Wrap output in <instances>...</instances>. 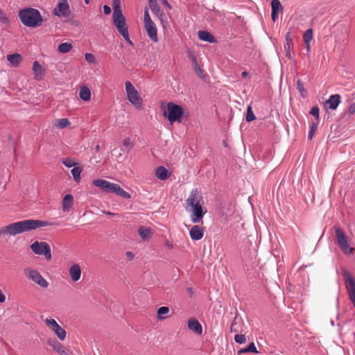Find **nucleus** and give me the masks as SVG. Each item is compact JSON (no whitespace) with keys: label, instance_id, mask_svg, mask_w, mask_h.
Returning <instances> with one entry per match:
<instances>
[{"label":"nucleus","instance_id":"ddd939ff","mask_svg":"<svg viewBox=\"0 0 355 355\" xmlns=\"http://www.w3.org/2000/svg\"><path fill=\"white\" fill-rule=\"evenodd\" d=\"M55 15L60 17H67L69 15V6L67 0H59L54 10Z\"/></svg>","mask_w":355,"mask_h":355},{"label":"nucleus","instance_id":"20e7f679","mask_svg":"<svg viewBox=\"0 0 355 355\" xmlns=\"http://www.w3.org/2000/svg\"><path fill=\"white\" fill-rule=\"evenodd\" d=\"M93 185L100 188L103 191L108 193H114L125 199H129L130 195L124 191L118 184L112 183L103 179H96L92 181Z\"/></svg>","mask_w":355,"mask_h":355},{"label":"nucleus","instance_id":"9b49d317","mask_svg":"<svg viewBox=\"0 0 355 355\" xmlns=\"http://www.w3.org/2000/svg\"><path fill=\"white\" fill-rule=\"evenodd\" d=\"M31 249L36 254L44 255L47 260H50L52 257L51 248L49 245L46 242L35 241L31 244Z\"/></svg>","mask_w":355,"mask_h":355},{"label":"nucleus","instance_id":"f704fd0d","mask_svg":"<svg viewBox=\"0 0 355 355\" xmlns=\"http://www.w3.org/2000/svg\"><path fill=\"white\" fill-rule=\"evenodd\" d=\"M313 38V31L309 28L306 31L303 35V40L304 43H310L311 40Z\"/></svg>","mask_w":355,"mask_h":355},{"label":"nucleus","instance_id":"f3484780","mask_svg":"<svg viewBox=\"0 0 355 355\" xmlns=\"http://www.w3.org/2000/svg\"><path fill=\"white\" fill-rule=\"evenodd\" d=\"M48 344L51 345L53 349L58 352L61 355H67V350L64 347L63 345L61 344L55 339H49Z\"/></svg>","mask_w":355,"mask_h":355},{"label":"nucleus","instance_id":"5701e85b","mask_svg":"<svg viewBox=\"0 0 355 355\" xmlns=\"http://www.w3.org/2000/svg\"><path fill=\"white\" fill-rule=\"evenodd\" d=\"M7 60L10 62L14 67H17L22 60V57L20 54L15 53L7 55Z\"/></svg>","mask_w":355,"mask_h":355},{"label":"nucleus","instance_id":"72a5a7b5","mask_svg":"<svg viewBox=\"0 0 355 355\" xmlns=\"http://www.w3.org/2000/svg\"><path fill=\"white\" fill-rule=\"evenodd\" d=\"M318 128V122L313 121L310 127L309 132L308 135V139L311 140L317 130Z\"/></svg>","mask_w":355,"mask_h":355},{"label":"nucleus","instance_id":"aec40b11","mask_svg":"<svg viewBox=\"0 0 355 355\" xmlns=\"http://www.w3.org/2000/svg\"><path fill=\"white\" fill-rule=\"evenodd\" d=\"M69 275L73 282H77L80 278L81 270L78 263L73 264L69 268Z\"/></svg>","mask_w":355,"mask_h":355},{"label":"nucleus","instance_id":"393cba45","mask_svg":"<svg viewBox=\"0 0 355 355\" xmlns=\"http://www.w3.org/2000/svg\"><path fill=\"white\" fill-rule=\"evenodd\" d=\"M138 234L142 239L147 240L151 236L152 232L150 228L141 226L138 230Z\"/></svg>","mask_w":355,"mask_h":355},{"label":"nucleus","instance_id":"3c124183","mask_svg":"<svg viewBox=\"0 0 355 355\" xmlns=\"http://www.w3.org/2000/svg\"><path fill=\"white\" fill-rule=\"evenodd\" d=\"M347 112L349 114H353L355 113V101L352 103L349 107H348V110H347Z\"/></svg>","mask_w":355,"mask_h":355},{"label":"nucleus","instance_id":"f8f14e48","mask_svg":"<svg viewBox=\"0 0 355 355\" xmlns=\"http://www.w3.org/2000/svg\"><path fill=\"white\" fill-rule=\"evenodd\" d=\"M346 288L349 297L355 307V280L352 275L347 271L343 273Z\"/></svg>","mask_w":355,"mask_h":355},{"label":"nucleus","instance_id":"f03ea898","mask_svg":"<svg viewBox=\"0 0 355 355\" xmlns=\"http://www.w3.org/2000/svg\"><path fill=\"white\" fill-rule=\"evenodd\" d=\"M58 225L56 223L28 219L11 223L0 229L1 235L15 236L18 234L35 230L40 227Z\"/></svg>","mask_w":355,"mask_h":355},{"label":"nucleus","instance_id":"c756f323","mask_svg":"<svg viewBox=\"0 0 355 355\" xmlns=\"http://www.w3.org/2000/svg\"><path fill=\"white\" fill-rule=\"evenodd\" d=\"M51 331H53L58 338L61 340H63L66 337V331L60 325H58L56 327L51 329Z\"/></svg>","mask_w":355,"mask_h":355},{"label":"nucleus","instance_id":"6ab92c4d","mask_svg":"<svg viewBox=\"0 0 355 355\" xmlns=\"http://www.w3.org/2000/svg\"><path fill=\"white\" fill-rule=\"evenodd\" d=\"M340 102V96L339 94H333L329 96L325 103L329 105L331 110H334L338 107Z\"/></svg>","mask_w":355,"mask_h":355},{"label":"nucleus","instance_id":"4d7b16f0","mask_svg":"<svg viewBox=\"0 0 355 355\" xmlns=\"http://www.w3.org/2000/svg\"><path fill=\"white\" fill-rule=\"evenodd\" d=\"M125 254L129 260H132L134 258V254L131 252H127Z\"/></svg>","mask_w":355,"mask_h":355},{"label":"nucleus","instance_id":"cd10ccee","mask_svg":"<svg viewBox=\"0 0 355 355\" xmlns=\"http://www.w3.org/2000/svg\"><path fill=\"white\" fill-rule=\"evenodd\" d=\"M73 196L71 194H67L62 201V209L63 211L68 210L72 205Z\"/></svg>","mask_w":355,"mask_h":355},{"label":"nucleus","instance_id":"a211bd4d","mask_svg":"<svg viewBox=\"0 0 355 355\" xmlns=\"http://www.w3.org/2000/svg\"><path fill=\"white\" fill-rule=\"evenodd\" d=\"M198 38L205 42H207L210 44H214L217 42L215 37L207 31H200L198 33Z\"/></svg>","mask_w":355,"mask_h":355},{"label":"nucleus","instance_id":"8fccbe9b","mask_svg":"<svg viewBox=\"0 0 355 355\" xmlns=\"http://www.w3.org/2000/svg\"><path fill=\"white\" fill-rule=\"evenodd\" d=\"M236 319H237V317L236 316L235 318H234V322H232V323L231 324V327H230V330L232 332H239V329H238L236 326Z\"/></svg>","mask_w":355,"mask_h":355},{"label":"nucleus","instance_id":"4468645a","mask_svg":"<svg viewBox=\"0 0 355 355\" xmlns=\"http://www.w3.org/2000/svg\"><path fill=\"white\" fill-rule=\"evenodd\" d=\"M150 10L159 18L163 28H166L168 26V22L167 16L164 11L160 9L159 6H153V8H150Z\"/></svg>","mask_w":355,"mask_h":355},{"label":"nucleus","instance_id":"6e6552de","mask_svg":"<svg viewBox=\"0 0 355 355\" xmlns=\"http://www.w3.org/2000/svg\"><path fill=\"white\" fill-rule=\"evenodd\" d=\"M125 85L127 93V98L129 102L137 109H141L143 105V100L139 96L137 90L129 81H127Z\"/></svg>","mask_w":355,"mask_h":355},{"label":"nucleus","instance_id":"7ed1b4c3","mask_svg":"<svg viewBox=\"0 0 355 355\" xmlns=\"http://www.w3.org/2000/svg\"><path fill=\"white\" fill-rule=\"evenodd\" d=\"M19 17L21 22L27 27H38L43 21V19L40 11L32 8L20 10L19 11Z\"/></svg>","mask_w":355,"mask_h":355},{"label":"nucleus","instance_id":"09e8293b","mask_svg":"<svg viewBox=\"0 0 355 355\" xmlns=\"http://www.w3.org/2000/svg\"><path fill=\"white\" fill-rule=\"evenodd\" d=\"M121 35V36L123 37V39L130 45H133V43L130 40V37H129V33H128V30L125 31L124 33H120Z\"/></svg>","mask_w":355,"mask_h":355},{"label":"nucleus","instance_id":"423d86ee","mask_svg":"<svg viewBox=\"0 0 355 355\" xmlns=\"http://www.w3.org/2000/svg\"><path fill=\"white\" fill-rule=\"evenodd\" d=\"M164 115L171 123L175 121L180 122L184 115V108L181 105L169 102L166 105V109L164 111Z\"/></svg>","mask_w":355,"mask_h":355},{"label":"nucleus","instance_id":"4be33fe9","mask_svg":"<svg viewBox=\"0 0 355 355\" xmlns=\"http://www.w3.org/2000/svg\"><path fill=\"white\" fill-rule=\"evenodd\" d=\"M155 175L160 180H166L169 176L168 170L163 166L157 168Z\"/></svg>","mask_w":355,"mask_h":355},{"label":"nucleus","instance_id":"de8ad7c7","mask_svg":"<svg viewBox=\"0 0 355 355\" xmlns=\"http://www.w3.org/2000/svg\"><path fill=\"white\" fill-rule=\"evenodd\" d=\"M310 114L314 116L318 120L319 119L320 110L318 106H314L311 109Z\"/></svg>","mask_w":355,"mask_h":355},{"label":"nucleus","instance_id":"c9c22d12","mask_svg":"<svg viewBox=\"0 0 355 355\" xmlns=\"http://www.w3.org/2000/svg\"><path fill=\"white\" fill-rule=\"evenodd\" d=\"M255 119L256 116L252 110L251 106H248L247 108L246 121L248 122H250L255 120Z\"/></svg>","mask_w":355,"mask_h":355},{"label":"nucleus","instance_id":"49530a36","mask_svg":"<svg viewBox=\"0 0 355 355\" xmlns=\"http://www.w3.org/2000/svg\"><path fill=\"white\" fill-rule=\"evenodd\" d=\"M187 53L189 58L191 59L192 62L193 67L197 65L198 64V60L193 53L191 51H188Z\"/></svg>","mask_w":355,"mask_h":355},{"label":"nucleus","instance_id":"bb28decb","mask_svg":"<svg viewBox=\"0 0 355 355\" xmlns=\"http://www.w3.org/2000/svg\"><path fill=\"white\" fill-rule=\"evenodd\" d=\"M83 168L81 166H75L71 171V173L73 175V180L76 182H79L80 180V173H82Z\"/></svg>","mask_w":355,"mask_h":355},{"label":"nucleus","instance_id":"58836bf2","mask_svg":"<svg viewBox=\"0 0 355 355\" xmlns=\"http://www.w3.org/2000/svg\"><path fill=\"white\" fill-rule=\"evenodd\" d=\"M46 324L51 329H53V328L56 327L58 325V322L54 320L51 318H46L44 320Z\"/></svg>","mask_w":355,"mask_h":355},{"label":"nucleus","instance_id":"37998d69","mask_svg":"<svg viewBox=\"0 0 355 355\" xmlns=\"http://www.w3.org/2000/svg\"><path fill=\"white\" fill-rule=\"evenodd\" d=\"M85 60L89 64H94L96 62L95 56L92 53H86L85 54Z\"/></svg>","mask_w":355,"mask_h":355},{"label":"nucleus","instance_id":"9d476101","mask_svg":"<svg viewBox=\"0 0 355 355\" xmlns=\"http://www.w3.org/2000/svg\"><path fill=\"white\" fill-rule=\"evenodd\" d=\"M24 275L28 279L32 280L34 283L37 284L42 288H47L49 282L41 275V274L35 269L31 268H26L24 270Z\"/></svg>","mask_w":355,"mask_h":355},{"label":"nucleus","instance_id":"1a4fd4ad","mask_svg":"<svg viewBox=\"0 0 355 355\" xmlns=\"http://www.w3.org/2000/svg\"><path fill=\"white\" fill-rule=\"evenodd\" d=\"M144 28L147 32L148 37L153 42H157L158 41L157 29L155 24L153 21L150 17L148 8H146L144 10Z\"/></svg>","mask_w":355,"mask_h":355},{"label":"nucleus","instance_id":"5fc2aeb1","mask_svg":"<svg viewBox=\"0 0 355 355\" xmlns=\"http://www.w3.org/2000/svg\"><path fill=\"white\" fill-rule=\"evenodd\" d=\"M150 8H153V6H158L156 0H148Z\"/></svg>","mask_w":355,"mask_h":355},{"label":"nucleus","instance_id":"a18cd8bd","mask_svg":"<svg viewBox=\"0 0 355 355\" xmlns=\"http://www.w3.org/2000/svg\"><path fill=\"white\" fill-rule=\"evenodd\" d=\"M193 69H194V71L197 74L198 76H199L200 78H203L204 77V71L200 67L198 64L197 65H196V66H193Z\"/></svg>","mask_w":355,"mask_h":355},{"label":"nucleus","instance_id":"39448f33","mask_svg":"<svg viewBox=\"0 0 355 355\" xmlns=\"http://www.w3.org/2000/svg\"><path fill=\"white\" fill-rule=\"evenodd\" d=\"M113 23L119 33L128 31V26L125 24V18L122 13L120 0H113Z\"/></svg>","mask_w":355,"mask_h":355},{"label":"nucleus","instance_id":"2eb2a0df","mask_svg":"<svg viewBox=\"0 0 355 355\" xmlns=\"http://www.w3.org/2000/svg\"><path fill=\"white\" fill-rule=\"evenodd\" d=\"M205 230L199 225H193L189 230V235L193 241H199L204 236Z\"/></svg>","mask_w":355,"mask_h":355},{"label":"nucleus","instance_id":"6e6d98bb","mask_svg":"<svg viewBox=\"0 0 355 355\" xmlns=\"http://www.w3.org/2000/svg\"><path fill=\"white\" fill-rule=\"evenodd\" d=\"M6 301V296L3 295V293L0 290V302L3 303Z\"/></svg>","mask_w":355,"mask_h":355},{"label":"nucleus","instance_id":"0eeeda50","mask_svg":"<svg viewBox=\"0 0 355 355\" xmlns=\"http://www.w3.org/2000/svg\"><path fill=\"white\" fill-rule=\"evenodd\" d=\"M335 235L337 245L340 250L345 254H352L355 249L350 247L345 232L341 228L336 227L335 229Z\"/></svg>","mask_w":355,"mask_h":355},{"label":"nucleus","instance_id":"0e129e2a","mask_svg":"<svg viewBox=\"0 0 355 355\" xmlns=\"http://www.w3.org/2000/svg\"><path fill=\"white\" fill-rule=\"evenodd\" d=\"M89 1H90V0H85V2L86 4H89Z\"/></svg>","mask_w":355,"mask_h":355},{"label":"nucleus","instance_id":"473e14b6","mask_svg":"<svg viewBox=\"0 0 355 355\" xmlns=\"http://www.w3.org/2000/svg\"><path fill=\"white\" fill-rule=\"evenodd\" d=\"M272 11L281 12L283 10L282 6L279 0H272L271 1Z\"/></svg>","mask_w":355,"mask_h":355},{"label":"nucleus","instance_id":"864d4df0","mask_svg":"<svg viewBox=\"0 0 355 355\" xmlns=\"http://www.w3.org/2000/svg\"><path fill=\"white\" fill-rule=\"evenodd\" d=\"M278 17V12H274V11H272V13H271V18H272V20L273 21H275L277 18Z\"/></svg>","mask_w":355,"mask_h":355},{"label":"nucleus","instance_id":"b1692460","mask_svg":"<svg viewBox=\"0 0 355 355\" xmlns=\"http://www.w3.org/2000/svg\"><path fill=\"white\" fill-rule=\"evenodd\" d=\"M79 96L83 101H88L91 98L90 89L87 86H81Z\"/></svg>","mask_w":355,"mask_h":355},{"label":"nucleus","instance_id":"412c9836","mask_svg":"<svg viewBox=\"0 0 355 355\" xmlns=\"http://www.w3.org/2000/svg\"><path fill=\"white\" fill-rule=\"evenodd\" d=\"M286 43L284 44V50L286 51V55L289 59H291V48L293 45V35L291 32H288L286 34Z\"/></svg>","mask_w":355,"mask_h":355},{"label":"nucleus","instance_id":"f257e3e1","mask_svg":"<svg viewBox=\"0 0 355 355\" xmlns=\"http://www.w3.org/2000/svg\"><path fill=\"white\" fill-rule=\"evenodd\" d=\"M204 201L201 193L195 189L191 190L189 197L185 200V208L191 212L190 219L193 223H200L207 209L203 207Z\"/></svg>","mask_w":355,"mask_h":355},{"label":"nucleus","instance_id":"a19ab883","mask_svg":"<svg viewBox=\"0 0 355 355\" xmlns=\"http://www.w3.org/2000/svg\"><path fill=\"white\" fill-rule=\"evenodd\" d=\"M234 340L236 343L239 344H243L245 343L246 341V337L243 334H236L234 336Z\"/></svg>","mask_w":355,"mask_h":355},{"label":"nucleus","instance_id":"13d9d810","mask_svg":"<svg viewBox=\"0 0 355 355\" xmlns=\"http://www.w3.org/2000/svg\"><path fill=\"white\" fill-rule=\"evenodd\" d=\"M165 245H166V247H167L169 249H172L173 248V244L168 241H166L165 242Z\"/></svg>","mask_w":355,"mask_h":355},{"label":"nucleus","instance_id":"603ef678","mask_svg":"<svg viewBox=\"0 0 355 355\" xmlns=\"http://www.w3.org/2000/svg\"><path fill=\"white\" fill-rule=\"evenodd\" d=\"M111 8L110 6L105 5L103 6V12L105 15H110L111 13Z\"/></svg>","mask_w":355,"mask_h":355},{"label":"nucleus","instance_id":"e2e57ef3","mask_svg":"<svg viewBox=\"0 0 355 355\" xmlns=\"http://www.w3.org/2000/svg\"><path fill=\"white\" fill-rule=\"evenodd\" d=\"M187 291L190 293H192V288H187Z\"/></svg>","mask_w":355,"mask_h":355},{"label":"nucleus","instance_id":"4c0bfd02","mask_svg":"<svg viewBox=\"0 0 355 355\" xmlns=\"http://www.w3.org/2000/svg\"><path fill=\"white\" fill-rule=\"evenodd\" d=\"M123 145L125 148V149H122L123 151L125 150L128 152L134 147L133 143L130 140V139L127 138L123 141Z\"/></svg>","mask_w":355,"mask_h":355},{"label":"nucleus","instance_id":"680f3d73","mask_svg":"<svg viewBox=\"0 0 355 355\" xmlns=\"http://www.w3.org/2000/svg\"><path fill=\"white\" fill-rule=\"evenodd\" d=\"M307 51L310 50V43H304Z\"/></svg>","mask_w":355,"mask_h":355},{"label":"nucleus","instance_id":"ea45409f","mask_svg":"<svg viewBox=\"0 0 355 355\" xmlns=\"http://www.w3.org/2000/svg\"><path fill=\"white\" fill-rule=\"evenodd\" d=\"M62 163L67 168L76 166V164L71 158L67 157L62 159Z\"/></svg>","mask_w":355,"mask_h":355},{"label":"nucleus","instance_id":"052dcab7","mask_svg":"<svg viewBox=\"0 0 355 355\" xmlns=\"http://www.w3.org/2000/svg\"><path fill=\"white\" fill-rule=\"evenodd\" d=\"M248 75H249L248 72V71H243V72L241 73V76H242L243 78H247V77L248 76Z\"/></svg>","mask_w":355,"mask_h":355},{"label":"nucleus","instance_id":"2f4dec72","mask_svg":"<svg viewBox=\"0 0 355 355\" xmlns=\"http://www.w3.org/2000/svg\"><path fill=\"white\" fill-rule=\"evenodd\" d=\"M72 47L73 46L71 43L63 42L58 46V49L59 52L66 53L69 52L71 50Z\"/></svg>","mask_w":355,"mask_h":355},{"label":"nucleus","instance_id":"a878e982","mask_svg":"<svg viewBox=\"0 0 355 355\" xmlns=\"http://www.w3.org/2000/svg\"><path fill=\"white\" fill-rule=\"evenodd\" d=\"M32 69L36 78H41L44 75V71L37 61L33 62Z\"/></svg>","mask_w":355,"mask_h":355},{"label":"nucleus","instance_id":"e433bc0d","mask_svg":"<svg viewBox=\"0 0 355 355\" xmlns=\"http://www.w3.org/2000/svg\"><path fill=\"white\" fill-rule=\"evenodd\" d=\"M169 312V309L168 307H166V306H161L157 310V315H158V318L159 320H162L164 318V317H162V315H164V314H166Z\"/></svg>","mask_w":355,"mask_h":355},{"label":"nucleus","instance_id":"c03bdc74","mask_svg":"<svg viewBox=\"0 0 355 355\" xmlns=\"http://www.w3.org/2000/svg\"><path fill=\"white\" fill-rule=\"evenodd\" d=\"M297 89L300 92L302 96L304 97V94L306 93V90L304 87V84L301 82L300 80H297Z\"/></svg>","mask_w":355,"mask_h":355},{"label":"nucleus","instance_id":"c85d7f7f","mask_svg":"<svg viewBox=\"0 0 355 355\" xmlns=\"http://www.w3.org/2000/svg\"><path fill=\"white\" fill-rule=\"evenodd\" d=\"M259 353L257 349V347L253 342H251L248 346L245 348L241 349L238 351L239 354H245V353Z\"/></svg>","mask_w":355,"mask_h":355},{"label":"nucleus","instance_id":"79ce46f5","mask_svg":"<svg viewBox=\"0 0 355 355\" xmlns=\"http://www.w3.org/2000/svg\"><path fill=\"white\" fill-rule=\"evenodd\" d=\"M0 21L3 24H9L10 19L0 9Z\"/></svg>","mask_w":355,"mask_h":355},{"label":"nucleus","instance_id":"69168bd1","mask_svg":"<svg viewBox=\"0 0 355 355\" xmlns=\"http://www.w3.org/2000/svg\"><path fill=\"white\" fill-rule=\"evenodd\" d=\"M106 214H108V215H113V214H112V213H111V212H110V211H107Z\"/></svg>","mask_w":355,"mask_h":355},{"label":"nucleus","instance_id":"bf43d9fd","mask_svg":"<svg viewBox=\"0 0 355 355\" xmlns=\"http://www.w3.org/2000/svg\"><path fill=\"white\" fill-rule=\"evenodd\" d=\"M160 1H162V4H164V6H167L169 9H171V6L168 3L167 0H160Z\"/></svg>","mask_w":355,"mask_h":355},{"label":"nucleus","instance_id":"7c9ffc66","mask_svg":"<svg viewBox=\"0 0 355 355\" xmlns=\"http://www.w3.org/2000/svg\"><path fill=\"white\" fill-rule=\"evenodd\" d=\"M70 124H71V123L68 119L62 118V119L56 120L54 125L56 128L62 129V128L69 126Z\"/></svg>","mask_w":355,"mask_h":355},{"label":"nucleus","instance_id":"dca6fc26","mask_svg":"<svg viewBox=\"0 0 355 355\" xmlns=\"http://www.w3.org/2000/svg\"><path fill=\"white\" fill-rule=\"evenodd\" d=\"M188 328L197 334L198 335H201L202 333V327L200 323L196 318H190L188 320L187 323Z\"/></svg>","mask_w":355,"mask_h":355}]
</instances>
